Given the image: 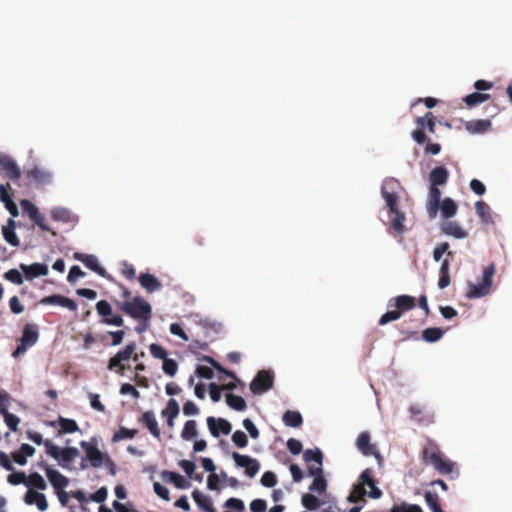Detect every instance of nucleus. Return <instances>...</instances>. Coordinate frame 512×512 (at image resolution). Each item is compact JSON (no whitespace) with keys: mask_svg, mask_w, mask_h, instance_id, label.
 I'll use <instances>...</instances> for the list:
<instances>
[{"mask_svg":"<svg viewBox=\"0 0 512 512\" xmlns=\"http://www.w3.org/2000/svg\"><path fill=\"white\" fill-rule=\"evenodd\" d=\"M301 502L306 509L311 511L318 509V507L320 506V500L310 493L304 494L302 496Z\"/></svg>","mask_w":512,"mask_h":512,"instance_id":"51","label":"nucleus"},{"mask_svg":"<svg viewBox=\"0 0 512 512\" xmlns=\"http://www.w3.org/2000/svg\"><path fill=\"white\" fill-rule=\"evenodd\" d=\"M121 273L128 280H134L136 278V270L134 266L126 261L122 263Z\"/></svg>","mask_w":512,"mask_h":512,"instance_id":"63","label":"nucleus"},{"mask_svg":"<svg viewBox=\"0 0 512 512\" xmlns=\"http://www.w3.org/2000/svg\"><path fill=\"white\" fill-rule=\"evenodd\" d=\"M441 230L444 234L452 236L456 239H464L468 236V232L465 231L456 221L444 222L441 225Z\"/></svg>","mask_w":512,"mask_h":512,"instance_id":"23","label":"nucleus"},{"mask_svg":"<svg viewBox=\"0 0 512 512\" xmlns=\"http://www.w3.org/2000/svg\"><path fill=\"white\" fill-rule=\"evenodd\" d=\"M232 458L237 467L245 468V473L249 477H254L260 470V463L255 458L237 452H233Z\"/></svg>","mask_w":512,"mask_h":512,"instance_id":"12","label":"nucleus"},{"mask_svg":"<svg viewBox=\"0 0 512 512\" xmlns=\"http://www.w3.org/2000/svg\"><path fill=\"white\" fill-rule=\"evenodd\" d=\"M223 507L225 508L224 512H244L245 511V504L244 502L235 497H231L227 499Z\"/></svg>","mask_w":512,"mask_h":512,"instance_id":"40","label":"nucleus"},{"mask_svg":"<svg viewBox=\"0 0 512 512\" xmlns=\"http://www.w3.org/2000/svg\"><path fill=\"white\" fill-rule=\"evenodd\" d=\"M24 501L27 505L35 504L40 511H46L48 508V503L45 495L32 489H29L26 492L24 496Z\"/></svg>","mask_w":512,"mask_h":512,"instance_id":"22","label":"nucleus"},{"mask_svg":"<svg viewBox=\"0 0 512 512\" xmlns=\"http://www.w3.org/2000/svg\"><path fill=\"white\" fill-rule=\"evenodd\" d=\"M430 120L436 122V118L432 112H427L423 117L416 118L415 122L417 125V129L413 130L411 135H412V138L420 145L426 143L428 140L427 136L424 132V129H425V123H427Z\"/></svg>","mask_w":512,"mask_h":512,"instance_id":"14","label":"nucleus"},{"mask_svg":"<svg viewBox=\"0 0 512 512\" xmlns=\"http://www.w3.org/2000/svg\"><path fill=\"white\" fill-rule=\"evenodd\" d=\"M260 482L263 486L271 488L276 485L277 477H276L275 473H273L271 471H267L262 475Z\"/></svg>","mask_w":512,"mask_h":512,"instance_id":"61","label":"nucleus"},{"mask_svg":"<svg viewBox=\"0 0 512 512\" xmlns=\"http://www.w3.org/2000/svg\"><path fill=\"white\" fill-rule=\"evenodd\" d=\"M39 339V328L36 324L28 323L24 326L20 343L12 353L13 357H18L20 354L37 343Z\"/></svg>","mask_w":512,"mask_h":512,"instance_id":"8","label":"nucleus"},{"mask_svg":"<svg viewBox=\"0 0 512 512\" xmlns=\"http://www.w3.org/2000/svg\"><path fill=\"white\" fill-rule=\"evenodd\" d=\"M360 481L363 483V486H368L370 488L369 496L371 498L378 499L381 497L382 491L376 486L370 469H365L361 473Z\"/></svg>","mask_w":512,"mask_h":512,"instance_id":"24","label":"nucleus"},{"mask_svg":"<svg viewBox=\"0 0 512 512\" xmlns=\"http://www.w3.org/2000/svg\"><path fill=\"white\" fill-rule=\"evenodd\" d=\"M366 495V490L363 486V483L360 481V484L355 485L353 490L351 491L348 501L351 503H358L360 501H364V496Z\"/></svg>","mask_w":512,"mask_h":512,"instance_id":"49","label":"nucleus"},{"mask_svg":"<svg viewBox=\"0 0 512 512\" xmlns=\"http://www.w3.org/2000/svg\"><path fill=\"white\" fill-rule=\"evenodd\" d=\"M226 403L230 408L236 411H244L247 408L245 399L232 393L226 394Z\"/></svg>","mask_w":512,"mask_h":512,"instance_id":"36","label":"nucleus"},{"mask_svg":"<svg viewBox=\"0 0 512 512\" xmlns=\"http://www.w3.org/2000/svg\"><path fill=\"white\" fill-rule=\"evenodd\" d=\"M19 268L23 271L25 278L28 281L33 280L34 278L40 276H46L49 272L48 266L43 263H33L31 265H26L21 263Z\"/></svg>","mask_w":512,"mask_h":512,"instance_id":"18","label":"nucleus"},{"mask_svg":"<svg viewBox=\"0 0 512 512\" xmlns=\"http://www.w3.org/2000/svg\"><path fill=\"white\" fill-rule=\"evenodd\" d=\"M305 462H315L316 464L323 465V453L320 449H307L303 453Z\"/></svg>","mask_w":512,"mask_h":512,"instance_id":"46","label":"nucleus"},{"mask_svg":"<svg viewBox=\"0 0 512 512\" xmlns=\"http://www.w3.org/2000/svg\"><path fill=\"white\" fill-rule=\"evenodd\" d=\"M284 424L288 427L297 428L303 423L302 415L298 411L287 410L282 417Z\"/></svg>","mask_w":512,"mask_h":512,"instance_id":"34","label":"nucleus"},{"mask_svg":"<svg viewBox=\"0 0 512 512\" xmlns=\"http://www.w3.org/2000/svg\"><path fill=\"white\" fill-rule=\"evenodd\" d=\"M274 383V376L270 371L261 370L250 383V390L255 395H260L270 390Z\"/></svg>","mask_w":512,"mask_h":512,"instance_id":"10","label":"nucleus"},{"mask_svg":"<svg viewBox=\"0 0 512 512\" xmlns=\"http://www.w3.org/2000/svg\"><path fill=\"white\" fill-rule=\"evenodd\" d=\"M441 200V191L438 186L431 185L429 188L428 200L426 204L427 213L431 219L437 216Z\"/></svg>","mask_w":512,"mask_h":512,"instance_id":"16","label":"nucleus"},{"mask_svg":"<svg viewBox=\"0 0 512 512\" xmlns=\"http://www.w3.org/2000/svg\"><path fill=\"white\" fill-rule=\"evenodd\" d=\"M4 279L7 281L16 284V285H22L24 282V278L22 274L19 272V270L13 268L8 271H6L3 275Z\"/></svg>","mask_w":512,"mask_h":512,"instance_id":"52","label":"nucleus"},{"mask_svg":"<svg viewBox=\"0 0 512 512\" xmlns=\"http://www.w3.org/2000/svg\"><path fill=\"white\" fill-rule=\"evenodd\" d=\"M327 489V481L324 476L314 477L312 483L309 486V490L311 492L318 493L322 495L326 492Z\"/></svg>","mask_w":512,"mask_h":512,"instance_id":"47","label":"nucleus"},{"mask_svg":"<svg viewBox=\"0 0 512 512\" xmlns=\"http://www.w3.org/2000/svg\"><path fill=\"white\" fill-rule=\"evenodd\" d=\"M232 441L239 448H244L248 445V438L241 430H237L233 433Z\"/></svg>","mask_w":512,"mask_h":512,"instance_id":"56","label":"nucleus"},{"mask_svg":"<svg viewBox=\"0 0 512 512\" xmlns=\"http://www.w3.org/2000/svg\"><path fill=\"white\" fill-rule=\"evenodd\" d=\"M116 305L121 312L138 322L135 327V331L138 334L148 329L152 318V306L147 300L140 296H135L131 301H118Z\"/></svg>","mask_w":512,"mask_h":512,"instance_id":"2","label":"nucleus"},{"mask_svg":"<svg viewBox=\"0 0 512 512\" xmlns=\"http://www.w3.org/2000/svg\"><path fill=\"white\" fill-rule=\"evenodd\" d=\"M449 260L444 259L439 270L438 287L444 289L450 285Z\"/></svg>","mask_w":512,"mask_h":512,"instance_id":"35","label":"nucleus"},{"mask_svg":"<svg viewBox=\"0 0 512 512\" xmlns=\"http://www.w3.org/2000/svg\"><path fill=\"white\" fill-rule=\"evenodd\" d=\"M207 426L211 435L215 438H218L220 434L228 435L232 430L230 422L226 419L213 416L207 418Z\"/></svg>","mask_w":512,"mask_h":512,"instance_id":"13","label":"nucleus"},{"mask_svg":"<svg viewBox=\"0 0 512 512\" xmlns=\"http://www.w3.org/2000/svg\"><path fill=\"white\" fill-rule=\"evenodd\" d=\"M35 453V448L29 444H22L19 451L11 454L12 459L19 465L27 463V457H32Z\"/></svg>","mask_w":512,"mask_h":512,"instance_id":"31","label":"nucleus"},{"mask_svg":"<svg viewBox=\"0 0 512 512\" xmlns=\"http://www.w3.org/2000/svg\"><path fill=\"white\" fill-rule=\"evenodd\" d=\"M449 243L448 242H442L438 244L434 250H433V259L438 262L441 260L442 256L447 253L448 256H452L453 253L449 251Z\"/></svg>","mask_w":512,"mask_h":512,"instance_id":"53","label":"nucleus"},{"mask_svg":"<svg viewBox=\"0 0 512 512\" xmlns=\"http://www.w3.org/2000/svg\"><path fill=\"white\" fill-rule=\"evenodd\" d=\"M400 187L398 180L394 178H387L383 181L381 186V196L385 200L386 206L389 210L390 221L388 229L395 235L402 236L405 233L404 222L406 215L399 210V196L397 189Z\"/></svg>","mask_w":512,"mask_h":512,"instance_id":"1","label":"nucleus"},{"mask_svg":"<svg viewBox=\"0 0 512 512\" xmlns=\"http://www.w3.org/2000/svg\"><path fill=\"white\" fill-rule=\"evenodd\" d=\"M2 234L7 243L10 245L17 247L20 245V241L18 236L15 233V230L11 229H2Z\"/></svg>","mask_w":512,"mask_h":512,"instance_id":"59","label":"nucleus"},{"mask_svg":"<svg viewBox=\"0 0 512 512\" xmlns=\"http://www.w3.org/2000/svg\"><path fill=\"white\" fill-rule=\"evenodd\" d=\"M389 306H394L395 309L387 311L380 317L378 322L380 326L396 321L400 319L404 313L414 309L416 307V299L410 295H399L390 299Z\"/></svg>","mask_w":512,"mask_h":512,"instance_id":"6","label":"nucleus"},{"mask_svg":"<svg viewBox=\"0 0 512 512\" xmlns=\"http://www.w3.org/2000/svg\"><path fill=\"white\" fill-rule=\"evenodd\" d=\"M51 217L55 221L67 223L71 221V212L66 208L55 207L51 210Z\"/></svg>","mask_w":512,"mask_h":512,"instance_id":"45","label":"nucleus"},{"mask_svg":"<svg viewBox=\"0 0 512 512\" xmlns=\"http://www.w3.org/2000/svg\"><path fill=\"white\" fill-rule=\"evenodd\" d=\"M356 446L359 451L365 456L374 455L380 457L379 452L376 450L375 445L370 443V434L368 432H361L356 440Z\"/></svg>","mask_w":512,"mask_h":512,"instance_id":"19","label":"nucleus"},{"mask_svg":"<svg viewBox=\"0 0 512 512\" xmlns=\"http://www.w3.org/2000/svg\"><path fill=\"white\" fill-rule=\"evenodd\" d=\"M140 422L149 430L153 437L160 438L161 431L153 411H145L140 418Z\"/></svg>","mask_w":512,"mask_h":512,"instance_id":"21","label":"nucleus"},{"mask_svg":"<svg viewBox=\"0 0 512 512\" xmlns=\"http://www.w3.org/2000/svg\"><path fill=\"white\" fill-rule=\"evenodd\" d=\"M45 471L48 480L56 490H62L68 485V478L61 474L59 471L49 467H46Z\"/></svg>","mask_w":512,"mask_h":512,"instance_id":"25","label":"nucleus"},{"mask_svg":"<svg viewBox=\"0 0 512 512\" xmlns=\"http://www.w3.org/2000/svg\"><path fill=\"white\" fill-rule=\"evenodd\" d=\"M2 415L4 417V421H5L6 425L9 427V429L12 431H17V427L20 423L19 417L12 413H9V412H5Z\"/></svg>","mask_w":512,"mask_h":512,"instance_id":"58","label":"nucleus"},{"mask_svg":"<svg viewBox=\"0 0 512 512\" xmlns=\"http://www.w3.org/2000/svg\"><path fill=\"white\" fill-rule=\"evenodd\" d=\"M97 313L102 317V323L121 327L124 325V319L119 314H113L110 303L106 300H100L96 304Z\"/></svg>","mask_w":512,"mask_h":512,"instance_id":"11","label":"nucleus"},{"mask_svg":"<svg viewBox=\"0 0 512 512\" xmlns=\"http://www.w3.org/2000/svg\"><path fill=\"white\" fill-rule=\"evenodd\" d=\"M142 356H144L143 352L141 354L136 353V343L130 342L109 359L107 369L123 376L125 371L129 368L126 362L130 359L137 362Z\"/></svg>","mask_w":512,"mask_h":512,"instance_id":"5","label":"nucleus"},{"mask_svg":"<svg viewBox=\"0 0 512 512\" xmlns=\"http://www.w3.org/2000/svg\"><path fill=\"white\" fill-rule=\"evenodd\" d=\"M162 476L165 479H168L170 482H172L175 485V487L179 489H184L188 487V482L186 481V479L176 472L165 470L162 472Z\"/></svg>","mask_w":512,"mask_h":512,"instance_id":"38","label":"nucleus"},{"mask_svg":"<svg viewBox=\"0 0 512 512\" xmlns=\"http://www.w3.org/2000/svg\"><path fill=\"white\" fill-rule=\"evenodd\" d=\"M198 435L197 423L195 420H188L185 422L184 427L181 431V438L185 441H189Z\"/></svg>","mask_w":512,"mask_h":512,"instance_id":"39","label":"nucleus"},{"mask_svg":"<svg viewBox=\"0 0 512 512\" xmlns=\"http://www.w3.org/2000/svg\"><path fill=\"white\" fill-rule=\"evenodd\" d=\"M149 350H150L151 355L154 358L162 359V360L167 358V351L161 345L152 343L149 346Z\"/></svg>","mask_w":512,"mask_h":512,"instance_id":"62","label":"nucleus"},{"mask_svg":"<svg viewBox=\"0 0 512 512\" xmlns=\"http://www.w3.org/2000/svg\"><path fill=\"white\" fill-rule=\"evenodd\" d=\"M36 225L39 226V228L43 231L50 232L53 236H56V232L53 231L47 224L46 219L43 214H41L39 211L37 212V215L30 218Z\"/></svg>","mask_w":512,"mask_h":512,"instance_id":"55","label":"nucleus"},{"mask_svg":"<svg viewBox=\"0 0 512 512\" xmlns=\"http://www.w3.org/2000/svg\"><path fill=\"white\" fill-rule=\"evenodd\" d=\"M439 210L443 218L450 219L456 215L458 205L452 198L446 197L439 204Z\"/></svg>","mask_w":512,"mask_h":512,"instance_id":"32","label":"nucleus"},{"mask_svg":"<svg viewBox=\"0 0 512 512\" xmlns=\"http://www.w3.org/2000/svg\"><path fill=\"white\" fill-rule=\"evenodd\" d=\"M75 259L82 262L87 268L96 272L98 275L105 277L106 270L100 266L98 259L94 255L75 253Z\"/></svg>","mask_w":512,"mask_h":512,"instance_id":"20","label":"nucleus"},{"mask_svg":"<svg viewBox=\"0 0 512 512\" xmlns=\"http://www.w3.org/2000/svg\"><path fill=\"white\" fill-rule=\"evenodd\" d=\"M490 98H491L490 94L473 92V93L467 95L463 100L468 107H474V106H477V105L489 100Z\"/></svg>","mask_w":512,"mask_h":512,"instance_id":"37","label":"nucleus"},{"mask_svg":"<svg viewBox=\"0 0 512 512\" xmlns=\"http://www.w3.org/2000/svg\"><path fill=\"white\" fill-rule=\"evenodd\" d=\"M475 210L482 223L487 225L494 223L492 210L487 203L484 201H477L475 203Z\"/></svg>","mask_w":512,"mask_h":512,"instance_id":"33","label":"nucleus"},{"mask_svg":"<svg viewBox=\"0 0 512 512\" xmlns=\"http://www.w3.org/2000/svg\"><path fill=\"white\" fill-rule=\"evenodd\" d=\"M492 123L487 119L471 120L465 123V129L471 134H483L490 130Z\"/></svg>","mask_w":512,"mask_h":512,"instance_id":"28","label":"nucleus"},{"mask_svg":"<svg viewBox=\"0 0 512 512\" xmlns=\"http://www.w3.org/2000/svg\"><path fill=\"white\" fill-rule=\"evenodd\" d=\"M422 461L433 468L441 475H449L456 469V463L447 459L439 445L432 439H428L424 445L422 452Z\"/></svg>","mask_w":512,"mask_h":512,"instance_id":"3","label":"nucleus"},{"mask_svg":"<svg viewBox=\"0 0 512 512\" xmlns=\"http://www.w3.org/2000/svg\"><path fill=\"white\" fill-rule=\"evenodd\" d=\"M40 304L42 305H60L64 308L69 309L70 311L77 310V304L74 300L62 296L60 294H54L50 296H45L40 300Z\"/></svg>","mask_w":512,"mask_h":512,"instance_id":"17","label":"nucleus"},{"mask_svg":"<svg viewBox=\"0 0 512 512\" xmlns=\"http://www.w3.org/2000/svg\"><path fill=\"white\" fill-rule=\"evenodd\" d=\"M25 485L39 490H45L47 488L45 480L37 472L31 473L28 478H26Z\"/></svg>","mask_w":512,"mask_h":512,"instance_id":"41","label":"nucleus"},{"mask_svg":"<svg viewBox=\"0 0 512 512\" xmlns=\"http://www.w3.org/2000/svg\"><path fill=\"white\" fill-rule=\"evenodd\" d=\"M162 369L167 375L174 376L177 372L178 364L174 359L166 358L163 360Z\"/></svg>","mask_w":512,"mask_h":512,"instance_id":"57","label":"nucleus"},{"mask_svg":"<svg viewBox=\"0 0 512 512\" xmlns=\"http://www.w3.org/2000/svg\"><path fill=\"white\" fill-rule=\"evenodd\" d=\"M20 205L24 213L27 214L29 218L36 216L37 212L39 211V209L27 199L21 200Z\"/></svg>","mask_w":512,"mask_h":512,"instance_id":"60","label":"nucleus"},{"mask_svg":"<svg viewBox=\"0 0 512 512\" xmlns=\"http://www.w3.org/2000/svg\"><path fill=\"white\" fill-rule=\"evenodd\" d=\"M449 178V172L444 166H437L429 173V181L431 185L442 186L445 185Z\"/></svg>","mask_w":512,"mask_h":512,"instance_id":"27","label":"nucleus"},{"mask_svg":"<svg viewBox=\"0 0 512 512\" xmlns=\"http://www.w3.org/2000/svg\"><path fill=\"white\" fill-rule=\"evenodd\" d=\"M427 506L432 512H443L438 495L435 492L427 491L424 495Z\"/></svg>","mask_w":512,"mask_h":512,"instance_id":"43","label":"nucleus"},{"mask_svg":"<svg viewBox=\"0 0 512 512\" xmlns=\"http://www.w3.org/2000/svg\"><path fill=\"white\" fill-rule=\"evenodd\" d=\"M138 433L137 429H128L126 427H120L112 437L113 442H119L124 439H132Z\"/></svg>","mask_w":512,"mask_h":512,"instance_id":"44","label":"nucleus"},{"mask_svg":"<svg viewBox=\"0 0 512 512\" xmlns=\"http://www.w3.org/2000/svg\"><path fill=\"white\" fill-rule=\"evenodd\" d=\"M44 447L46 449V453L49 456H51L55 460L62 461V466H64L65 463L74 461L79 455V451L77 448L67 447L64 449H60L58 446L53 444L48 439L45 441Z\"/></svg>","mask_w":512,"mask_h":512,"instance_id":"9","label":"nucleus"},{"mask_svg":"<svg viewBox=\"0 0 512 512\" xmlns=\"http://www.w3.org/2000/svg\"><path fill=\"white\" fill-rule=\"evenodd\" d=\"M179 405L175 399H170L167 404V408L162 411V415L166 417L176 418L179 414Z\"/></svg>","mask_w":512,"mask_h":512,"instance_id":"54","label":"nucleus"},{"mask_svg":"<svg viewBox=\"0 0 512 512\" xmlns=\"http://www.w3.org/2000/svg\"><path fill=\"white\" fill-rule=\"evenodd\" d=\"M58 423L61 428V433H74L79 429L77 422L73 419L60 417Z\"/></svg>","mask_w":512,"mask_h":512,"instance_id":"48","label":"nucleus"},{"mask_svg":"<svg viewBox=\"0 0 512 512\" xmlns=\"http://www.w3.org/2000/svg\"><path fill=\"white\" fill-rule=\"evenodd\" d=\"M0 167L5 172L7 178L17 181L21 177V170L17 163L8 155L0 154Z\"/></svg>","mask_w":512,"mask_h":512,"instance_id":"15","label":"nucleus"},{"mask_svg":"<svg viewBox=\"0 0 512 512\" xmlns=\"http://www.w3.org/2000/svg\"><path fill=\"white\" fill-rule=\"evenodd\" d=\"M80 446L85 451L86 454V458H83L81 461L82 469L87 468L88 465L86 461L88 460L93 468H100L102 465H105L106 468L110 470V473L112 475L115 474L114 462L108 455L103 454L96 444L87 441H81Z\"/></svg>","mask_w":512,"mask_h":512,"instance_id":"4","label":"nucleus"},{"mask_svg":"<svg viewBox=\"0 0 512 512\" xmlns=\"http://www.w3.org/2000/svg\"><path fill=\"white\" fill-rule=\"evenodd\" d=\"M192 498L199 507L204 512H217L216 508L213 505L212 499L200 492L199 490H194L192 492Z\"/></svg>","mask_w":512,"mask_h":512,"instance_id":"26","label":"nucleus"},{"mask_svg":"<svg viewBox=\"0 0 512 512\" xmlns=\"http://www.w3.org/2000/svg\"><path fill=\"white\" fill-rule=\"evenodd\" d=\"M140 285L149 293L158 291L161 289V282L150 273H142L139 276Z\"/></svg>","mask_w":512,"mask_h":512,"instance_id":"29","label":"nucleus"},{"mask_svg":"<svg viewBox=\"0 0 512 512\" xmlns=\"http://www.w3.org/2000/svg\"><path fill=\"white\" fill-rule=\"evenodd\" d=\"M286 445H287V448L290 451V453L293 455L300 454L303 449L302 443L295 438L288 439Z\"/></svg>","mask_w":512,"mask_h":512,"instance_id":"64","label":"nucleus"},{"mask_svg":"<svg viewBox=\"0 0 512 512\" xmlns=\"http://www.w3.org/2000/svg\"><path fill=\"white\" fill-rule=\"evenodd\" d=\"M27 177L34 180L38 184H48L51 182L52 174L40 167H33L27 171Z\"/></svg>","mask_w":512,"mask_h":512,"instance_id":"30","label":"nucleus"},{"mask_svg":"<svg viewBox=\"0 0 512 512\" xmlns=\"http://www.w3.org/2000/svg\"><path fill=\"white\" fill-rule=\"evenodd\" d=\"M495 264L491 263L487 267H485L483 271L482 281L478 284H474L472 282L468 283V291L466 293V297L469 299L481 298L489 294L493 276L495 274Z\"/></svg>","mask_w":512,"mask_h":512,"instance_id":"7","label":"nucleus"},{"mask_svg":"<svg viewBox=\"0 0 512 512\" xmlns=\"http://www.w3.org/2000/svg\"><path fill=\"white\" fill-rule=\"evenodd\" d=\"M444 332L438 327H430L426 328L422 332V338L429 343L436 342L440 340L443 336Z\"/></svg>","mask_w":512,"mask_h":512,"instance_id":"42","label":"nucleus"},{"mask_svg":"<svg viewBox=\"0 0 512 512\" xmlns=\"http://www.w3.org/2000/svg\"><path fill=\"white\" fill-rule=\"evenodd\" d=\"M202 361L209 363L218 372L223 373L227 377L237 380V377L233 371L227 370L224 367H222V365H220L214 358L210 356H203Z\"/></svg>","mask_w":512,"mask_h":512,"instance_id":"50","label":"nucleus"}]
</instances>
